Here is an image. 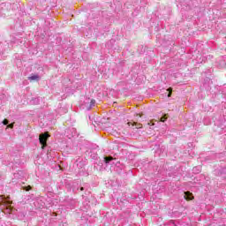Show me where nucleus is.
Returning <instances> with one entry per match:
<instances>
[{"instance_id": "f257e3e1", "label": "nucleus", "mask_w": 226, "mask_h": 226, "mask_svg": "<svg viewBox=\"0 0 226 226\" xmlns=\"http://www.w3.org/2000/svg\"><path fill=\"white\" fill-rule=\"evenodd\" d=\"M94 103H96L94 100L88 98L85 101L84 109H87V110H91V109L94 107Z\"/></svg>"}, {"instance_id": "f03ea898", "label": "nucleus", "mask_w": 226, "mask_h": 226, "mask_svg": "<svg viewBox=\"0 0 226 226\" xmlns=\"http://www.w3.org/2000/svg\"><path fill=\"white\" fill-rule=\"evenodd\" d=\"M49 139V134L44 133L41 134L39 137L40 144H41V148L44 149L45 146H47V139Z\"/></svg>"}, {"instance_id": "7ed1b4c3", "label": "nucleus", "mask_w": 226, "mask_h": 226, "mask_svg": "<svg viewBox=\"0 0 226 226\" xmlns=\"http://www.w3.org/2000/svg\"><path fill=\"white\" fill-rule=\"evenodd\" d=\"M185 199L186 200H193V195L190 192H185Z\"/></svg>"}, {"instance_id": "20e7f679", "label": "nucleus", "mask_w": 226, "mask_h": 226, "mask_svg": "<svg viewBox=\"0 0 226 226\" xmlns=\"http://www.w3.org/2000/svg\"><path fill=\"white\" fill-rule=\"evenodd\" d=\"M29 80H34V81L38 82V80H40V76L33 75V76L29 77Z\"/></svg>"}, {"instance_id": "39448f33", "label": "nucleus", "mask_w": 226, "mask_h": 226, "mask_svg": "<svg viewBox=\"0 0 226 226\" xmlns=\"http://www.w3.org/2000/svg\"><path fill=\"white\" fill-rule=\"evenodd\" d=\"M104 161H105L106 163H109V162H112V157H109H109H105Z\"/></svg>"}, {"instance_id": "423d86ee", "label": "nucleus", "mask_w": 226, "mask_h": 226, "mask_svg": "<svg viewBox=\"0 0 226 226\" xmlns=\"http://www.w3.org/2000/svg\"><path fill=\"white\" fill-rule=\"evenodd\" d=\"M11 205V202H10L8 200L5 201V206H6L7 209H8V207Z\"/></svg>"}, {"instance_id": "0eeeda50", "label": "nucleus", "mask_w": 226, "mask_h": 226, "mask_svg": "<svg viewBox=\"0 0 226 226\" xmlns=\"http://www.w3.org/2000/svg\"><path fill=\"white\" fill-rule=\"evenodd\" d=\"M167 91H170L168 94V98H170L171 94H172V90L171 89H168Z\"/></svg>"}, {"instance_id": "6e6552de", "label": "nucleus", "mask_w": 226, "mask_h": 226, "mask_svg": "<svg viewBox=\"0 0 226 226\" xmlns=\"http://www.w3.org/2000/svg\"><path fill=\"white\" fill-rule=\"evenodd\" d=\"M3 124H8V120L7 119H4V121H3Z\"/></svg>"}, {"instance_id": "1a4fd4ad", "label": "nucleus", "mask_w": 226, "mask_h": 226, "mask_svg": "<svg viewBox=\"0 0 226 226\" xmlns=\"http://www.w3.org/2000/svg\"><path fill=\"white\" fill-rule=\"evenodd\" d=\"M7 128H13V124L7 125Z\"/></svg>"}, {"instance_id": "9d476101", "label": "nucleus", "mask_w": 226, "mask_h": 226, "mask_svg": "<svg viewBox=\"0 0 226 226\" xmlns=\"http://www.w3.org/2000/svg\"><path fill=\"white\" fill-rule=\"evenodd\" d=\"M136 128H137V129H139V128H142V125L138 124V125H136Z\"/></svg>"}, {"instance_id": "9b49d317", "label": "nucleus", "mask_w": 226, "mask_h": 226, "mask_svg": "<svg viewBox=\"0 0 226 226\" xmlns=\"http://www.w3.org/2000/svg\"><path fill=\"white\" fill-rule=\"evenodd\" d=\"M161 121H162V123H165V118L162 117Z\"/></svg>"}]
</instances>
